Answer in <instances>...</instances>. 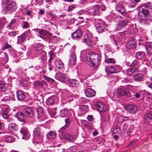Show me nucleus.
I'll return each mask as SVG.
<instances>
[{
  "label": "nucleus",
  "mask_w": 152,
  "mask_h": 152,
  "mask_svg": "<svg viewBox=\"0 0 152 152\" xmlns=\"http://www.w3.org/2000/svg\"><path fill=\"white\" fill-rule=\"evenodd\" d=\"M124 109L129 114L135 115L138 111V108L133 104H127L124 106Z\"/></svg>",
  "instance_id": "obj_3"
},
{
  "label": "nucleus",
  "mask_w": 152,
  "mask_h": 152,
  "mask_svg": "<svg viewBox=\"0 0 152 152\" xmlns=\"http://www.w3.org/2000/svg\"><path fill=\"white\" fill-rule=\"evenodd\" d=\"M141 20L142 23L146 25L152 22V19L148 18L147 16L144 15Z\"/></svg>",
  "instance_id": "obj_29"
},
{
  "label": "nucleus",
  "mask_w": 152,
  "mask_h": 152,
  "mask_svg": "<svg viewBox=\"0 0 152 152\" xmlns=\"http://www.w3.org/2000/svg\"><path fill=\"white\" fill-rule=\"evenodd\" d=\"M128 31H125L123 32H119V34L121 36H124L128 34Z\"/></svg>",
  "instance_id": "obj_54"
},
{
  "label": "nucleus",
  "mask_w": 152,
  "mask_h": 152,
  "mask_svg": "<svg viewBox=\"0 0 152 152\" xmlns=\"http://www.w3.org/2000/svg\"><path fill=\"white\" fill-rule=\"evenodd\" d=\"M132 129L131 128H129L127 130L126 133L127 134H129L132 132Z\"/></svg>",
  "instance_id": "obj_59"
},
{
  "label": "nucleus",
  "mask_w": 152,
  "mask_h": 152,
  "mask_svg": "<svg viewBox=\"0 0 152 152\" xmlns=\"http://www.w3.org/2000/svg\"><path fill=\"white\" fill-rule=\"evenodd\" d=\"M4 137L5 141L7 142H12L15 141V138L10 136L6 135L4 136Z\"/></svg>",
  "instance_id": "obj_34"
},
{
  "label": "nucleus",
  "mask_w": 152,
  "mask_h": 152,
  "mask_svg": "<svg viewBox=\"0 0 152 152\" xmlns=\"http://www.w3.org/2000/svg\"><path fill=\"white\" fill-rule=\"evenodd\" d=\"M104 61L107 63L114 64L115 63V60L114 58H106L105 59Z\"/></svg>",
  "instance_id": "obj_43"
},
{
  "label": "nucleus",
  "mask_w": 152,
  "mask_h": 152,
  "mask_svg": "<svg viewBox=\"0 0 152 152\" xmlns=\"http://www.w3.org/2000/svg\"><path fill=\"white\" fill-rule=\"evenodd\" d=\"M68 84L70 87H76L78 86L79 82L77 80L73 79L69 80L68 82Z\"/></svg>",
  "instance_id": "obj_23"
},
{
  "label": "nucleus",
  "mask_w": 152,
  "mask_h": 152,
  "mask_svg": "<svg viewBox=\"0 0 152 152\" xmlns=\"http://www.w3.org/2000/svg\"><path fill=\"white\" fill-rule=\"evenodd\" d=\"M34 49L36 51H40L42 50L43 47L39 44H35L34 45Z\"/></svg>",
  "instance_id": "obj_44"
},
{
  "label": "nucleus",
  "mask_w": 152,
  "mask_h": 152,
  "mask_svg": "<svg viewBox=\"0 0 152 152\" xmlns=\"http://www.w3.org/2000/svg\"><path fill=\"white\" fill-rule=\"evenodd\" d=\"M95 107L99 112H104L107 109V107L105 104L101 102H97L95 103Z\"/></svg>",
  "instance_id": "obj_5"
},
{
  "label": "nucleus",
  "mask_w": 152,
  "mask_h": 152,
  "mask_svg": "<svg viewBox=\"0 0 152 152\" xmlns=\"http://www.w3.org/2000/svg\"><path fill=\"white\" fill-rule=\"evenodd\" d=\"M118 95L120 96H125L128 97L131 96L129 91L123 87L118 88Z\"/></svg>",
  "instance_id": "obj_10"
},
{
  "label": "nucleus",
  "mask_w": 152,
  "mask_h": 152,
  "mask_svg": "<svg viewBox=\"0 0 152 152\" xmlns=\"http://www.w3.org/2000/svg\"><path fill=\"white\" fill-rule=\"evenodd\" d=\"M68 111L66 109L61 110L59 112L60 115L62 117H65L67 114Z\"/></svg>",
  "instance_id": "obj_39"
},
{
  "label": "nucleus",
  "mask_w": 152,
  "mask_h": 152,
  "mask_svg": "<svg viewBox=\"0 0 152 152\" xmlns=\"http://www.w3.org/2000/svg\"><path fill=\"white\" fill-rule=\"evenodd\" d=\"M105 71L108 74H111L115 72L116 71L114 67L112 66H108L105 67Z\"/></svg>",
  "instance_id": "obj_25"
},
{
  "label": "nucleus",
  "mask_w": 152,
  "mask_h": 152,
  "mask_svg": "<svg viewBox=\"0 0 152 152\" xmlns=\"http://www.w3.org/2000/svg\"><path fill=\"white\" fill-rule=\"evenodd\" d=\"M47 137L48 138L53 139L56 137V134L54 132L50 131L47 134Z\"/></svg>",
  "instance_id": "obj_38"
},
{
  "label": "nucleus",
  "mask_w": 152,
  "mask_h": 152,
  "mask_svg": "<svg viewBox=\"0 0 152 152\" xmlns=\"http://www.w3.org/2000/svg\"><path fill=\"white\" fill-rule=\"evenodd\" d=\"M9 110V108H4L3 109V110L4 112L8 113Z\"/></svg>",
  "instance_id": "obj_64"
},
{
  "label": "nucleus",
  "mask_w": 152,
  "mask_h": 152,
  "mask_svg": "<svg viewBox=\"0 0 152 152\" xmlns=\"http://www.w3.org/2000/svg\"><path fill=\"white\" fill-rule=\"evenodd\" d=\"M89 14L93 16H99L101 13L100 6L99 5H96L91 8L88 12Z\"/></svg>",
  "instance_id": "obj_4"
},
{
  "label": "nucleus",
  "mask_w": 152,
  "mask_h": 152,
  "mask_svg": "<svg viewBox=\"0 0 152 152\" xmlns=\"http://www.w3.org/2000/svg\"><path fill=\"white\" fill-rule=\"evenodd\" d=\"M139 65L138 67L139 71H140L147 74V67L148 66L146 65V63H144L141 61L139 62Z\"/></svg>",
  "instance_id": "obj_15"
},
{
  "label": "nucleus",
  "mask_w": 152,
  "mask_h": 152,
  "mask_svg": "<svg viewBox=\"0 0 152 152\" xmlns=\"http://www.w3.org/2000/svg\"><path fill=\"white\" fill-rule=\"evenodd\" d=\"M39 53L41 55V57H47L46 52L44 50H42L39 52Z\"/></svg>",
  "instance_id": "obj_51"
},
{
  "label": "nucleus",
  "mask_w": 152,
  "mask_h": 152,
  "mask_svg": "<svg viewBox=\"0 0 152 152\" xmlns=\"http://www.w3.org/2000/svg\"><path fill=\"white\" fill-rule=\"evenodd\" d=\"M34 133L35 137L37 138L40 141H42L44 135L41 132L40 129L39 127L35 128L34 130Z\"/></svg>",
  "instance_id": "obj_12"
},
{
  "label": "nucleus",
  "mask_w": 152,
  "mask_h": 152,
  "mask_svg": "<svg viewBox=\"0 0 152 152\" xmlns=\"http://www.w3.org/2000/svg\"><path fill=\"white\" fill-rule=\"evenodd\" d=\"M4 26L2 24L1 20L0 19V31L2 30L4 28Z\"/></svg>",
  "instance_id": "obj_62"
},
{
  "label": "nucleus",
  "mask_w": 152,
  "mask_h": 152,
  "mask_svg": "<svg viewBox=\"0 0 152 152\" xmlns=\"http://www.w3.org/2000/svg\"><path fill=\"white\" fill-rule=\"evenodd\" d=\"M13 1L12 0H2L1 1V4L4 5H5L7 4L9 5H10L14 3Z\"/></svg>",
  "instance_id": "obj_41"
},
{
  "label": "nucleus",
  "mask_w": 152,
  "mask_h": 152,
  "mask_svg": "<svg viewBox=\"0 0 152 152\" xmlns=\"http://www.w3.org/2000/svg\"><path fill=\"white\" fill-rule=\"evenodd\" d=\"M55 64L56 67L59 69H62L64 66V64L62 61L60 60L56 61Z\"/></svg>",
  "instance_id": "obj_28"
},
{
  "label": "nucleus",
  "mask_w": 152,
  "mask_h": 152,
  "mask_svg": "<svg viewBox=\"0 0 152 152\" xmlns=\"http://www.w3.org/2000/svg\"><path fill=\"white\" fill-rule=\"evenodd\" d=\"M83 34V32L81 30V28H79L72 34L71 35L73 39H77L80 38Z\"/></svg>",
  "instance_id": "obj_14"
},
{
  "label": "nucleus",
  "mask_w": 152,
  "mask_h": 152,
  "mask_svg": "<svg viewBox=\"0 0 152 152\" xmlns=\"http://www.w3.org/2000/svg\"><path fill=\"white\" fill-rule=\"evenodd\" d=\"M25 116L28 118H31L34 115V112L31 108H27L23 111Z\"/></svg>",
  "instance_id": "obj_16"
},
{
  "label": "nucleus",
  "mask_w": 152,
  "mask_h": 152,
  "mask_svg": "<svg viewBox=\"0 0 152 152\" xmlns=\"http://www.w3.org/2000/svg\"><path fill=\"white\" fill-rule=\"evenodd\" d=\"M36 110L37 113V118H43L44 114L42 108L41 107H38L36 108Z\"/></svg>",
  "instance_id": "obj_24"
},
{
  "label": "nucleus",
  "mask_w": 152,
  "mask_h": 152,
  "mask_svg": "<svg viewBox=\"0 0 152 152\" xmlns=\"http://www.w3.org/2000/svg\"><path fill=\"white\" fill-rule=\"evenodd\" d=\"M34 84L35 86L42 87L45 84V83L42 81H40L38 80L34 82Z\"/></svg>",
  "instance_id": "obj_40"
},
{
  "label": "nucleus",
  "mask_w": 152,
  "mask_h": 152,
  "mask_svg": "<svg viewBox=\"0 0 152 152\" xmlns=\"http://www.w3.org/2000/svg\"><path fill=\"white\" fill-rule=\"evenodd\" d=\"M140 9L144 15L148 16V13L152 11V5L149 2L141 5Z\"/></svg>",
  "instance_id": "obj_2"
},
{
  "label": "nucleus",
  "mask_w": 152,
  "mask_h": 152,
  "mask_svg": "<svg viewBox=\"0 0 152 152\" xmlns=\"http://www.w3.org/2000/svg\"><path fill=\"white\" fill-rule=\"evenodd\" d=\"M88 46H92L94 45V42L92 39V37L90 34H86L84 36L82 41Z\"/></svg>",
  "instance_id": "obj_9"
},
{
  "label": "nucleus",
  "mask_w": 152,
  "mask_h": 152,
  "mask_svg": "<svg viewBox=\"0 0 152 152\" xmlns=\"http://www.w3.org/2000/svg\"><path fill=\"white\" fill-rule=\"evenodd\" d=\"M50 65H49L48 64V66H49L48 69H49V71H50L52 70H53V66H51V63H50Z\"/></svg>",
  "instance_id": "obj_61"
},
{
  "label": "nucleus",
  "mask_w": 152,
  "mask_h": 152,
  "mask_svg": "<svg viewBox=\"0 0 152 152\" xmlns=\"http://www.w3.org/2000/svg\"><path fill=\"white\" fill-rule=\"evenodd\" d=\"M76 7L75 5L74 4H72L68 7L67 11L68 12L72 11L73 9Z\"/></svg>",
  "instance_id": "obj_49"
},
{
  "label": "nucleus",
  "mask_w": 152,
  "mask_h": 152,
  "mask_svg": "<svg viewBox=\"0 0 152 152\" xmlns=\"http://www.w3.org/2000/svg\"><path fill=\"white\" fill-rule=\"evenodd\" d=\"M6 83L4 82H2L0 83V92L1 91L2 89V88H4Z\"/></svg>",
  "instance_id": "obj_53"
},
{
  "label": "nucleus",
  "mask_w": 152,
  "mask_h": 152,
  "mask_svg": "<svg viewBox=\"0 0 152 152\" xmlns=\"http://www.w3.org/2000/svg\"><path fill=\"white\" fill-rule=\"evenodd\" d=\"M134 80L137 82H140L143 79V75L140 73L137 72L133 74Z\"/></svg>",
  "instance_id": "obj_22"
},
{
  "label": "nucleus",
  "mask_w": 152,
  "mask_h": 152,
  "mask_svg": "<svg viewBox=\"0 0 152 152\" xmlns=\"http://www.w3.org/2000/svg\"><path fill=\"white\" fill-rule=\"evenodd\" d=\"M29 24L27 22H25L24 23V25L23 27L24 28H28L29 27Z\"/></svg>",
  "instance_id": "obj_56"
},
{
  "label": "nucleus",
  "mask_w": 152,
  "mask_h": 152,
  "mask_svg": "<svg viewBox=\"0 0 152 152\" xmlns=\"http://www.w3.org/2000/svg\"><path fill=\"white\" fill-rule=\"evenodd\" d=\"M16 9V6L15 3H12L10 5H9L4 8V10L5 12L7 13L8 14L12 13L13 12L15 11Z\"/></svg>",
  "instance_id": "obj_13"
},
{
  "label": "nucleus",
  "mask_w": 152,
  "mask_h": 152,
  "mask_svg": "<svg viewBox=\"0 0 152 152\" xmlns=\"http://www.w3.org/2000/svg\"><path fill=\"white\" fill-rule=\"evenodd\" d=\"M86 105H85L81 106L79 107V110L80 111H83V109L86 107Z\"/></svg>",
  "instance_id": "obj_58"
},
{
  "label": "nucleus",
  "mask_w": 152,
  "mask_h": 152,
  "mask_svg": "<svg viewBox=\"0 0 152 152\" xmlns=\"http://www.w3.org/2000/svg\"><path fill=\"white\" fill-rule=\"evenodd\" d=\"M60 138L63 139L69 140L71 142L75 140V136L72 134L67 133H63L61 134Z\"/></svg>",
  "instance_id": "obj_8"
},
{
  "label": "nucleus",
  "mask_w": 152,
  "mask_h": 152,
  "mask_svg": "<svg viewBox=\"0 0 152 152\" xmlns=\"http://www.w3.org/2000/svg\"><path fill=\"white\" fill-rule=\"evenodd\" d=\"M46 103L48 105H52L54 103V99L53 97L50 96L46 100Z\"/></svg>",
  "instance_id": "obj_35"
},
{
  "label": "nucleus",
  "mask_w": 152,
  "mask_h": 152,
  "mask_svg": "<svg viewBox=\"0 0 152 152\" xmlns=\"http://www.w3.org/2000/svg\"><path fill=\"white\" fill-rule=\"evenodd\" d=\"M15 118H16L19 121L22 122L24 123L27 122L25 118V115L24 113L18 112L16 113L14 115Z\"/></svg>",
  "instance_id": "obj_17"
},
{
  "label": "nucleus",
  "mask_w": 152,
  "mask_h": 152,
  "mask_svg": "<svg viewBox=\"0 0 152 152\" xmlns=\"http://www.w3.org/2000/svg\"><path fill=\"white\" fill-rule=\"evenodd\" d=\"M39 13L41 15H42L44 14L45 11L43 10H40Z\"/></svg>",
  "instance_id": "obj_63"
},
{
  "label": "nucleus",
  "mask_w": 152,
  "mask_h": 152,
  "mask_svg": "<svg viewBox=\"0 0 152 152\" xmlns=\"http://www.w3.org/2000/svg\"><path fill=\"white\" fill-rule=\"evenodd\" d=\"M134 73V71L133 69H129L127 70V74L129 76L132 75Z\"/></svg>",
  "instance_id": "obj_48"
},
{
  "label": "nucleus",
  "mask_w": 152,
  "mask_h": 152,
  "mask_svg": "<svg viewBox=\"0 0 152 152\" xmlns=\"http://www.w3.org/2000/svg\"><path fill=\"white\" fill-rule=\"evenodd\" d=\"M145 47L147 53L152 55V43H147L145 44Z\"/></svg>",
  "instance_id": "obj_26"
},
{
  "label": "nucleus",
  "mask_w": 152,
  "mask_h": 152,
  "mask_svg": "<svg viewBox=\"0 0 152 152\" xmlns=\"http://www.w3.org/2000/svg\"><path fill=\"white\" fill-rule=\"evenodd\" d=\"M65 125L61 128V129L63 130L65 129L66 128L68 127L70 123V120L68 118H67L65 119Z\"/></svg>",
  "instance_id": "obj_37"
},
{
  "label": "nucleus",
  "mask_w": 152,
  "mask_h": 152,
  "mask_svg": "<svg viewBox=\"0 0 152 152\" xmlns=\"http://www.w3.org/2000/svg\"><path fill=\"white\" fill-rule=\"evenodd\" d=\"M2 117L5 119L9 117L8 113L7 112H4L2 114Z\"/></svg>",
  "instance_id": "obj_55"
},
{
  "label": "nucleus",
  "mask_w": 152,
  "mask_h": 152,
  "mask_svg": "<svg viewBox=\"0 0 152 152\" xmlns=\"http://www.w3.org/2000/svg\"><path fill=\"white\" fill-rule=\"evenodd\" d=\"M58 78L60 81L64 83H65L67 81V80L66 76L65 75L62 74H60L58 75Z\"/></svg>",
  "instance_id": "obj_32"
},
{
  "label": "nucleus",
  "mask_w": 152,
  "mask_h": 152,
  "mask_svg": "<svg viewBox=\"0 0 152 152\" xmlns=\"http://www.w3.org/2000/svg\"><path fill=\"white\" fill-rule=\"evenodd\" d=\"M43 78L46 80H47L48 82H49V80L50 78V77H48L47 76H46L45 75H43Z\"/></svg>",
  "instance_id": "obj_60"
},
{
  "label": "nucleus",
  "mask_w": 152,
  "mask_h": 152,
  "mask_svg": "<svg viewBox=\"0 0 152 152\" xmlns=\"http://www.w3.org/2000/svg\"><path fill=\"white\" fill-rule=\"evenodd\" d=\"M38 36L41 38L45 39H49L51 36V34L45 30L40 29L39 31Z\"/></svg>",
  "instance_id": "obj_7"
},
{
  "label": "nucleus",
  "mask_w": 152,
  "mask_h": 152,
  "mask_svg": "<svg viewBox=\"0 0 152 152\" xmlns=\"http://www.w3.org/2000/svg\"><path fill=\"white\" fill-rule=\"evenodd\" d=\"M99 56L98 54L91 52L86 54L84 57L89 62L91 66L96 67L98 66L100 62Z\"/></svg>",
  "instance_id": "obj_1"
},
{
  "label": "nucleus",
  "mask_w": 152,
  "mask_h": 152,
  "mask_svg": "<svg viewBox=\"0 0 152 152\" xmlns=\"http://www.w3.org/2000/svg\"><path fill=\"white\" fill-rule=\"evenodd\" d=\"M11 97L10 96H6L1 99L2 102H6L10 99Z\"/></svg>",
  "instance_id": "obj_52"
},
{
  "label": "nucleus",
  "mask_w": 152,
  "mask_h": 152,
  "mask_svg": "<svg viewBox=\"0 0 152 152\" xmlns=\"http://www.w3.org/2000/svg\"><path fill=\"white\" fill-rule=\"evenodd\" d=\"M137 65H139V64L137 62V61L136 60H134L132 62L131 66L132 67H134Z\"/></svg>",
  "instance_id": "obj_50"
},
{
  "label": "nucleus",
  "mask_w": 152,
  "mask_h": 152,
  "mask_svg": "<svg viewBox=\"0 0 152 152\" xmlns=\"http://www.w3.org/2000/svg\"><path fill=\"white\" fill-rule=\"evenodd\" d=\"M132 20V18L130 17H126L122 20H121L117 24V28L119 30L121 28L125 27L127 24Z\"/></svg>",
  "instance_id": "obj_6"
},
{
  "label": "nucleus",
  "mask_w": 152,
  "mask_h": 152,
  "mask_svg": "<svg viewBox=\"0 0 152 152\" xmlns=\"http://www.w3.org/2000/svg\"><path fill=\"white\" fill-rule=\"evenodd\" d=\"M16 95L17 98L19 101H23L25 98L24 93L20 90H18L16 91Z\"/></svg>",
  "instance_id": "obj_18"
},
{
  "label": "nucleus",
  "mask_w": 152,
  "mask_h": 152,
  "mask_svg": "<svg viewBox=\"0 0 152 152\" xmlns=\"http://www.w3.org/2000/svg\"><path fill=\"white\" fill-rule=\"evenodd\" d=\"M76 61L75 58H74L73 56H71L70 58L69 62L70 64H74Z\"/></svg>",
  "instance_id": "obj_46"
},
{
  "label": "nucleus",
  "mask_w": 152,
  "mask_h": 152,
  "mask_svg": "<svg viewBox=\"0 0 152 152\" xmlns=\"http://www.w3.org/2000/svg\"><path fill=\"white\" fill-rule=\"evenodd\" d=\"M86 96L88 97H92L94 96L96 91L91 88H88L85 92Z\"/></svg>",
  "instance_id": "obj_21"
},
{
  "label": "nucleus",
  "mask_w": 152,
  "mask_h": 152,
  "mask_svg": "<svg viewBox=\"0 0 152 152\" xmlns=\"http://www.w3.org/2000/svg\"><path fill=\"white\" fill-rule=\"evenodd\" d=\"M146 118L148 119V120L152 119V112H150L145 116Z\"/></svg>",
  "instance_id": "obj_47"
},
{
  "label": "nucleus",
  "mask_w": 152,
  "mask_h": 152,
  "mask_svg": "<svg viewBox=\"0 0 152 152\" xmlns=\"http://www.w3.org/2000/svg\"><path fill=\"white\" fill-rule=\"evenodd\" d=\"M116 10L118 12L122 15H124L126 12L124 7L121 4L117 5Z\"/></svg>",
  "instance_id": "obj_27"
},
{
  "label": "nucleus",
  "mask_w": 152,
  "mask_h": 152,
  "mask_svg": "<svg viewBox=\"0 0 152 152\" xmlns=\"http://www.w3.org/2000/svg\"><path fill=\"white\" fill-rule=\"evenodd\" d=\"M137 4L134 1H132L128 5V7L129 8H133Z\"/></svg>",
  "instance_id": "obj_45"
},
{
  "label": "nucleus",
  "mask_w": 152,
  "mask_h": 152,
  "mask_svg": "<svg viewBox=\"0 0 152 152\" xmlns=\"http://www.w3.org/2000/svg\"><path fill=\"white\" fill-rule=\"evenodd\" d=\"M49 55L50 56V58L48 60V64L50 65V63L51 62V61L53 60L55 57V55L52 50H50L49 53Z\"/></svg>",
  "instance_id": "obj_36"
},
{
  "label": "nucleus",
  "mask_w": 152,
  "mask_h": 152,
  "mask_svg": "<svg viewBox=\"0 0 152 152\" xmlns=\"http://www.w3.org/2000/svg\"><path fill=\"white\" fill-rule=\"evenodd\" d=\"M104 24L102 23H96L95 27L97 31L99 33H102L105 32L107 30Z\"/></svg>",
  "instance_id": "obj_11"
},
{
  "label": "nucleus",
  "mask_w": 152,
  "mask_h": 152,
  "mask_svg": "<svg viewBox=\"0 0 152 152\" xmlns=\"http://www.w3.org/2000/svg\"><path fill=\"white\" fill-rule=\"evenodd\" d=\"M26 34L25 33L21 34L20 36L18 37V41L17 42V44H20L22 45V44L24 43L26 41Z\"/></svg>",
  "instance_id": "obj_19"
},
{
  "label": "nucleus",
  "mask_w": 152,
  "mask_h": 152,
  "mask_svg": "<svg viewBox=\"0 0 152 152\" xmlns=\"http://www.w3.org/2000/svg\"><path fill=\"white\" fill-rule=\"evenodd\" d=\"M47 57H40L39 60L40 64L44 66L45 65L46 63Z\"/></svg>",
  "instance_id": "obj_42"
},
{
  "label": "nucleus",
  "mask_w": 152,
  "mask_h": 152,
  "mask_svg": "<svg viewBox=\"0 0 152 152\" xmlns=\"http://www.w3.org/2000/svg\"><path fill=\"white\" fill-rule=\"evenodd\" d=\"M87 119L90 121H92L94 120L93 116L92 115H88L87 116Z\"/></svg>",
  "instance_id": "obj_57"
},
{
  "label": "nucleus",
  "mask_w": 152,
  "mask_h": 152,
  "mask_svg": "<svg viewBox=\"0 0 152 152\" xmlns=\"http://www.w3.org/2000/svg\"><path fill=\"white\" fill-rule=\"evenodd\" d=\"M145 56V54L143 52L139 51L136 54V57L138 59H143Z\"/></svg>",
  "instance_id": "obj_33"
},
{
  "label": "nucleus",
  "mask_w": 152,
  "mask_h": 152,
  "mask_svg": "<svg viewBox=\"0 0 152 152\" xmlns=\"http://www.w3.org/2000/svg\"><path fill=\"white\" fill-rule=\"evenodd\" d=\"M136 41L134 39H131L128 41L126 45V47L129 49H133L136 47Z\"/></svg>",
  "instance_id": "obj_20"
},
{
  "label": "nucleus",
  "mask_w": 152,
  "mask_h": 152,
  "mask_svg": "<svg viewBox=\"0 0 152 152\" xmlns=\"http://www.w3.org/2000/svg\"><path fill=\"white\" fill-rule=\"evenodd\" d=\"M20 133L23 136V138L26 137L28 133V130L27 128L22 127L20 130Z\"/></svg>",
  "instance_id": "obj_31"
},
{
  "label": "nucleus",
  "mask_w": 152,
  "mask_h": 152,
  "mask_svg": "<svg viewBox=\"0 0 152 152\" xmlns=\"http://www.w3.org/2000/svg\"><path fill=\"white\" fill-rule=\"evenodd\" d=\"M9 128L11 129L12 131L16 132L18 129V126L14 123L10 124L9 125Z\"/></svg>",
  "instance_id": "obj_30"
}]
</instances>
